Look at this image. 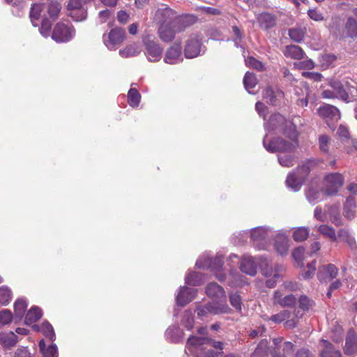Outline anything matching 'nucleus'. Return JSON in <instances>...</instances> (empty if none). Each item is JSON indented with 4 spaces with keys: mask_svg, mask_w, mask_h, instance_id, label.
<instances>
[{
    "mask_svg": "<svg viewBox=\"0 0 357 357\" xmlns=\"http://www.w3.org/2000/svg\"><path fill=\"white\" fill-rule=\"evenodd\" d=\"M231 305L238 311L241 310V299L237 293H232L229 295Z\"/></svg>",
    "mask_w": 357,
    "mask_h": 357,
    "instance_id": "58",
    "label": "nucleus"
},
{
    "mask_svg": "<svg viewBox=\"0 0 357 357\" xmlns=\"http://www.w3.org/2000/svg\"><path fill=\"white\" fill-rule=\"evenodd\" d=\"M259 23L262 29H268L275 26V18L269 13H262L258 17Z\"/></svg>",
    "mask_w": 357,
    "mask_h": 357,
    "instance_id": "32",
    "label": "nucleus"
},
{
    "mask_svg": "<svg viewBox=\"0 0 357 357\" xmlns=\"http://www.w3.org/2000/svg\"><path fill=\"white\" fill-rule=\"evenodd\" d=\"M78 9H85L83 6L82 0H70L67 6L68 13L71 12L73 15Z\"/></svg>",
    "mask_w": 357,
    "mask_h": 357,
    "instance_id": "53",
    "label": "nucleus"
},
{
    "mask_svg": "<svg viewBox=\"0 0 357 357\" xmlns=\"http://www.w3.org/2000/svg\"><path fill=\"white\" fill-rule=\"evenodd\" d=\"M165 335L171 342H176L181 340L183 333L178 327L172 326L166 331Z\"/></svg>",
    "mask_w": 357,
    "mask_h": 357,
    "instance_id": "36",
    "label": "nucleus"
},
{
    "mask_svg": "<svg viewBox=\"0 0 357 357\" xmlns=\"http://www.w3.org/2000/svg\"><path fill=\"white\" fill-rule=\"evenodd\" d=\"M141 99V95L137 89L131 88L128 93V102L132 107H137Z\"/></svg>",
    "mask_w": 357,
    "mask_h": 357,
    "instance_id": "42",
    "label": "nucleus"
},
{
    "mask_svg": "<svg viewBox=\"0 0 357 357\" xmlns=\"http://www.w3.org/2000/svg\"><path fill=\"white\" fill-rule=\"evenodd\" d=\"M39 347L43 354V357H58L57 348L55 344H51L45 348V340H41L39 342Z\"/></svg>",
    "mask_w": 357,
    "mask_h": 357,
    "instance_id": "35",
    "label": "nucleus"
},
{
    "mask_svg": "<svg viewBox=\"0 0 357 357\" xmlns=\"http://www.w3.org/2000/svg\"><path fill=\"white\" fill-rule=\"evenodd\" d=\"M304 31L300 28H293L289 31V37L296 42L301 41L304 37Z\"/></svg>",
    "mask_w": 357,
    "mask_h": 357,
    "instance_id": "51",
    "label": "nucleus"
},
{
    "mask_svg": "<svg viewBox=\"0 0 357 357\" xmlns=\"http://www.w3.org/2000/svg\"><path fill=\"white\" fill-rule=\"evenodd\" d=\"M61 10V5L56 1H52L47 4L34 3L31 8L30 18L32 24L36 26L35 20L42 18L40 33L47 37L49 35L52 26V22L56 20Z\"/></svg>",
    "mask_w": 357,
    "mask_h": 357,
    "instance_id": "2",
    "label": "nucleus"
},
{
    "mask_svg": "<svg viewBox=\"0 0 357 357\" xmlns=\"http://www.w3.org/2000/svg\"><path fill=\"white\" fill-rule=\"evenodd\" d=\"M75 33V31L71 25L59 22L53 30L52 38L57 43H66L70 40Z\"/></svg>",
    "mask_w": 357,
    "mask_h": 357,
    "instance_id": "11",
    "label": "nucleus"
},
{
    "mask_svg": "<svg viewBox=\"0 0 357 357\" xmlns=\"http://www.w3.org/2000/svg\"><path fill=\"white\" fill-rule=\"evenodd\" d=\"M12 312L7 309L0 311V327L9 324L13 320Z\"/></svg>",
    "mask_w": 357,
    "mask_h": 357,
    "instance_id": "47",
    "label": "nucleus"
},
{
    "mask_svg": "<svg viewBox=\"0 0 357 357\" xmlns=\"http://www.w3.org/2000/svg\"><path fill=\"white\" fill-rule=\"evenodd\" d=\"M142 51L140 45L137 43H133L128 45L125 48L119 50V54L124 58L135 56Z\"/></svg>",
    "mask_w": 357,
    "mask_h": 357,
    "instance_id": "31",
    "label": "nucleus"
},
{
    "mask_svg": "<svg viewBox=\"0 0 357 357\" xmlns=\"http://www.w3.org/2000/svg\"><path fill=\"white\" fill-rule=\"evenodd\" d=\"M271 230L268 228L259 227L250 231V237L253 245L259 250H265L268 246V238Z\"/></svg>",
    "mask_w": 357,
    "mask_h": 357,
    "instance_id": "12",
    "label": "nucleus"
},
{
    "mask_svg": "<svg viewBox=\"0 0 357 357\" xmlns=\"http://www.w3.org/2000/svg\"><path fill=\"white\" fill-rule=\"evenodd\" d=\"M321 96L324 98H340L347 101L349 96L342 84L337 80L331 81L326 88H323Z\"/></svg>",
    "mask_w": 357,
    "mask_h": 357,
    "instance_id": "8",
    "label": "nucleus"
},
{
    "mask_svg": "<svg viewBox=\"0 0 357 357\" xmlns=\"http://www.w3.org/2000/svg\"><path fill=\"white\" fill-rule=\"evenodd\" d=\"M331 139L328 135H322L319 137V149L324 153H328L329 151V146Z\"/></svg>",
    "mask_w": 357,
    "mask_h": 357,
    "instance_id": "50",
    "label": "nucleus"
},
{
    "mask_svg": "<svg viewBox=\"0 0 357 357\" xmlns=\"http://www.w3.org/2000/svg\"><path fill=\"white\" fill-rule=\"evenodd\" d=\"M319 114L330 121H337L340 119V112L339 109L331 105H324L321 106L318 109Z\"/></svg>",
    "mask_w": 357,
    "mask_h": 357,
    "instance_id": "18",
    "label": "nucleus"
},
{
    "mask_svg": "<svg viewBox=\"0 0 357 357\" xmlns=\"http://www.w3.org/2000/svg\"><path fill=\"white\" fill-rule=\"evenodd\" d=\"M268 342L266 340H262L260 342L252 356V357H268Z\"/></svg>",
    "mask_w": 357,
    "mask_h": 357,
    "instance_id": "43",
    "label": "nucleus"
},
{
    "mask_svg": "<svg viewBox=\"0 0 357 357\" xmlns=\"http://www.w3.org/2000/svg\"><path fill=\"white\" fill-rule=\"evenodd\" d=\"M75 13L73 15L71 12H68V15L72 17L75 21L79 22L85 20L86 18V9H78L76 10Z\"/></svg>",
    "mask_w": 357,
    "mask_h": 357,
    "instance_id": "60",
    "label": "nucleus"
},
{
    "mask_svg": "<svg viewBox=\"0 0 357 357\" xmlns=\"http://www.w3.org/2000/svg\"><path fill=\"white\" fill-rule=\"evenodd\" d=\"M307 15L315 22H321L324 20L323 13L315 8L309 9L307 10Z\"/></svg>",
    "mask_w": 357,
    "mask_h": 357,
    "instance_id": "54",
    "label": "nucleus"
},
{
    "mask_svg": "<svg viewBox=\"0 0 357 357\" xmlns=\"http://www.w3.org/2000/svg\"><path fill=\"white\" fill-rule=\"evenodd\" d=\"M146 55L150 61H158L160 59L162 48L154 40L145 38Z\"/></svg>",
    "mask_w": 357,
    "mask_h": 357,
    "instance_id": "14",
    "label": "nucleus"
},
{
    "mask_svg": "<svg viewBox=\"0 0 357 357\" xmlns=\"http://www.w3.org/2000/svg\"><path fill=\"white\" fill-rule=\"evenodd\" d=\"M310 230L307 227H301L296 228L293 233V238L296 241H303L307 239Z\"/></svg>",
    "mask_w": 357,
    "mask_h": 357,
    "instance_id": "45",
    "label": "nucleus"
},
{
    "mask_svg": "<svg viewBox=\"0 0 357 357\" xmlns=\"http://www.w3.org/2000/svg\"><path fill=\"white\" fill-rule=\"evenodd\" d=\"M284 54L286 57L300 60L303 57L304 52L299 46L292 45L286 47Z\"/></svg>",
    "mask_w": 357,
    "mask_h": 357,
    "instance_id": "30",
    "label": "nucleus"
},
{
    "mask_svg": "<svg viewBox=\"0 0 357 357\" xmlns=\"http://www.w3.org/2000/svg\"><path fill=\"white\" fill-rule=\"evenodd\" d=\"M337 269L333 264H326L319 266L317 278L320 282H327L335 278Z\"/></svg>",
    "mask_w": 357,
    "mask_h": 357,
    "instance_id": "16",
    "label": "nucleus"
},
{
    "mask_svg": "<svg viewBox=\"0 0 357 357\" xmlns=\"http://www.w3.org/2000/svg\"><path fill=\"white\" fill-rule=\"evenodd\" d=\"M208 346L222 350L223 344L221 342H214L206 337H190L188 340L185 352L195 357H215V354L211 349H207Z\"/></svg>",
    "mask_w": 357,
    "mask_h": 357,
    "instance_id": "4",
    "label": "nucleus"
},
{
    "mask_svg": "<svg viewBox=\"0 0 357 357\" xmlns=\"http://www.w3.org/2000/svg\"><path fill=\"white\" fill-rule=\"evenodd\" d=\"M231 310L227 303L213 301L197 309V315L203 319L209 314H229Z\"/></svg>",
    "mask_w": 357,
    "mask_h": 357,
    "instance_id": "9",
    "label": "nucleus"
},
{
    "mask_svg": "<svg viewBox=\"0 0 357 357\" xmlns=\"http://www.w3.org/2000/svg\"><path fill=\"white\" fill-rule=\"evenodd\" d=\"M180 46H172L166 52L165 61L169 64H176L182 61Z\"/></svg>",
    "mask_w": 357,
    "mask_h": 357,
    "instance_id": "26",
    "label": "nucleus"
},
{
    "mask_svg": "<svg viewBox=\"0 0 357 357\" xmlns=\"http://www.w3.org/2000/svg\"><path fill=\"white\" fill-rule=\"evenodd\" d=\"M346 35L351 38L357 36V22L355 19L349 17L345 25Z\"/></svg>",
    "mask_w": 357,
    "mask_h": 357,
    "instance_id": "40",
    "label": "nucleus"
},
{
    "mask_svg": "<svg viewBox=\"0 0 357 357\" xmlns=\"http://www.w3.org/2000/svg\"><path fill=\"white\" fill-rule=\"evenodd\" d=\"M185 283L192 286H199L203 284V275L200 273L192 272L185 277Z\"/></svg>",
    "mask_w": 357,
    "mask_h": 357,
    "instance_id": "38",
    "label": "nucleus"
},
{
    "mask_svg": "<svg viewBox=\"0 0 357 357\" xmlns=\"http://www.w3.org/2000/svg\"><path fill=\"white\" fill-rule=\"evenodd\" d=\"M282 91L279 89H273L270 87L266 88L263 93V98L270 105H275L283 98Z\"/></svg>",
    "mask_w": 357,
    "mask_h": 357,
    "instance_id": "22",
    "label": "nucleus"
},
{
    "mask_svg": "<svg viewBox=\"0 0 357 357\" xmlns=\"http://www.w3.org/2000/svg\"><path fill=\"white\" fill-rule=\"evenodd\" d=\"M242 272L254 276L257 273V264L254 259L248 255H244L241 262Z\"/></svg>",
    "mask_w": 357,
    "mask_h": 357,
    "instance_id": "24",
    "label": "nucleus"
},
{
    "mask_svg": "<svg viewBox=\"0 0 357 357\" xmlns=\"http://www.w3.org/2000/svg\"><path fill=\"white\" fill-rule=\"evenodd\" d=\"M284 271V267L281 264H275L274 267L266 265L261 268L262 274L267 278L266 284L269 288L274 287L278 279L282 275Z\"/></svg>",
    "mask_w": 357,
    "mask_h": 357,
    "instance_id": "13",
    "label": "nucleus"
},
{
    "mask_svg": "<svg viewBox=\"0 0 357 357\" xmlns=\"http://www.w3.org/2000/svg\"><path fill=\"white\" fill-rule=\"evenodd\" d=\"M294 156L291 155H284L278 156L280 164L286 167H291L294 165Z\"/></svg>",
    "mask_w": 357,
    "mask_h": 357,
    "instance_id": "56",
    "label": "nucleus"
},
{
    "mask_svg": "<svg viewBox=\"0 0 357 357\" xmlns=\"http://www.w3.org/2000/svg\"><path fill=\"white\" fill-rule=\"evenodd\" d=\"M183 325L188 329L190 330L193 326V317L190 312H185L182 320Z\"/></svg>",
    "mask_w": 357,
    "mask_h": 357,
    "instance_id": "59",
    "label": "nucleus"
},
{
    "mask_svg": "<svg viewBox=\"0 0 357 357\" xmlns=\"http://www.w3.org/2000/svg\"><path fill=\"white\" fill-rule=\"evenodd\" d=\"M206 294L213 298L220 299L218 303H226L227 296L224 289L217 283L211 282L206 289Z\"/></svg>",
    "mask_w": 357,
    "mask_h": 357,
    "instance_id": "20",
    "label": "nucleus"
},
{
    "mask_svg": "<svg viewBox=\"0 0 357 357\" xmlns=\"http://www.w3.org/2000/svg\"><path fill=\"white\" fill-rule=\"evenodd\" d=\"M156 19L160 23L158 33L161 40L170 42L174 38L175 33L183 29L185 19L177 17L174 10L169 8L159 9L155 14Z\"/></svg>",
    "mask_w": 357,
    "mask_h": 357,
    "instance_id": "3",
    "label": "nucleus"
},
{
    "mask_svg": "<svg viewBox=\"0 0 357 357\" xmlns=\"http://www.w3.org/2000/svg\"><path fill=\"white\" fill-rule=\"evenodd\" d=\"M344 351L348 356L357 351V335L354 331H349L347 334Z\"/></svg>",
    "mask_w": 357,
    "mask_h": 357,
    "instance_id": "25",
    "label": "nucleus"
},
{
    "mask_svg": "<svg viewBox=\"0 0 357 357\" xmlns=\"http://www.w3.org/2000/svg\"><path fill=\"white\" fill-rule=\"evenodd\" d=\"M126 31L121 28L112 29L105 33L102 40L105 45L110 50H115L125 40Z\"/></svg>",
    "mask_w": 357,
    "mask_h": 357,
    "instance_id": "10",
    "label": "nucleus"
},
{
    "mask_svg": "<svg viewBox=\"0 0 357 357\" xmlns=\"http://www.w3.org/2000/svg\"><path fill=\"white\" fill-rule=\"evenodd\" d=\"M335 59L336 56L333 54H324L321 56L320 62L324 68H328Z\"/></svg>",
    "mask_w": 357,
    "mask_h": 357,
    "instance_id": "61",
    "label": "nucleus"
},
{
    "mask_svg": "<svg viewBox=\"0 0 357 357\" xmlns=\"http://www.w3.org/2000/svg\"><path fill=\"white\" fill-rule=\"evenodd\" d=\"M245 64L247 66L250 68H255L258 70H264V65L263 63L255 59L253 57H249L245 60Z\"/></svg>",
    "mask_w": 357,
    "mask_h": 357,
    "instance_id": "55",
    "label": "nucleus"
},
{
    "mask_svg": "<svg viewBox=\"0 0 357 357\" xmlns=\"http://www.w3.org/2000/svg\"><path fill=\"white\" fill-rule=\"evenodd\" d=\"M319 347L321 357H342L339 347L328 340H321Z\"/></svg>",
    "mask_w": 357,
    "mask_h": 357,
    "instance_id": "17",
    "label": "nucleus"
},
{
    "mask_svg": "<svg viewBox=\"0 0 357 357\" xmlns=\"http://www.w3.org/2000/svg\"><path fill=\"white\" fill-rule=\"evenodd\" d=\"M289 316V310H284L271 317L269 319L271 321L275 324H280L282 321H286L287 317Z\"/></svg>",
    "mask_w": 357,
    "mask_h": 357,
    "instance_id": "52",
    "label": "nucleus"
},
{
    "mask_svg": "<svg viewBox=\"0 0 357 357\" xmlns=\"http://www.w3.org/2000/svg\"><path fill=\"white\" fill-rule=\"evenodd\" d=\"M329 219L336 226L342 225V218L340 215L338 208L335 206L332 207L328 212Z\"/></svg>",
    "mask_w": 357,
    "mask_h": 357,
    "instance_id": "46",
    "label": "nucleus"
},
{
    "mask_svg": "<svg viewBox=\"0 0 357 357\" xmlns=\"http://www.w3.org/2000/svg\"><path fill=\"white\" fill-rule=\"evenodd\" d=\"M274 246L279 255H285L289 248V240L285 234L279 233L276 236Z\"/></svg>",
    "mask_w": 357,
    "mask_h": 357,
    "instance_id": "23",
    "label": "nucleus"
},
{
    "mask_svg": "<svg viewBox=\"0 0 357 357\" xmlns=\"http://www.w3.org/2000/svg\"><path fill=\"white\" fill-rule=\"evenodd\" d=\"M344 184V177L340 173H330L323 179V188L326 196L335 195Z\"/></svg>",
    "mask_w": 357,
    "mask_h": 357,
    "instance_id": "6",
    "label": "nucleus"
},
{
    "mask_svg": "<svg viewBox=\"0 0 357 357\" xmlns=\"http://www.w3.org/2000/svg\"><path fill=\"white\" fill-rule=\"evenodd\" d=\"M315 266H316L315 261H313L312 263L308 264V266L307 267V270L304 271L303 272V276L305 279L311 278L314 275V271H315Z\"/></svg>",
    "mask_w": 357,
    "mask_h": 357,
    "instance_id": "62",
    "label": "nucleus"
},
{
    "mask_svg": "<svg viewBox=\"0 0 357 357\" xmlns=\"http://www.w3.org/2000/svg\"><path fill=\"white\" fill-rule=\"evenodd\" d=\"M320 162L321 161L315 158L306 160L302 165L299 166L296 171L290 173L287 176L286 180L287 187L294 191L299 190L310 172L318 166Z\"/></svg>",
    "mask_w": 357,
    "mask_h": 357,
    "instance_id": "5",
    "label": "nucleus"
},
{
    "mask_svg": "<svg viewBox=\"0 0 357 357\" xmlns=\"http://www.w3.org/2000/svg\"><path fill=\"white\" fill-rule=\"evenodd\" d=\"M298 312H290L289 316L285 319L286 321L284 323V326L287 328H292L296 326L298 319L302 317V314L299 315Z\"/></svg>",
    "mask_w": 357,
    "mask_h": 357,
    "instance_id": "44",
    "label": "nucleus"
},
{
    "mask_svg": "<svg viewBox=\"0 0 357 357\" xmlns=\"http://www.w3.org/2000/svg\"><path fill=\"white\" fill-rule=\"evenodd\" d=\"M17 341V337L13 332H2L0 333V342L6 348L14 347Z\"/></svg>",
    "mask_w": 357,
    "mask_h": 357,
    "instance_id": "29",
    "label": "nucleus"
},
{
    "mask_svg": "<svg viewBox=\"0 0 357 357\" xmlns=\"http://www.w3.org/2000/svg\"><path fill=\"white\" fill-rule=\"evenodd\" d=\"M33 328L37 331H41L51 341L55 339V334L52 326L48 322H43L41 326L33 325Z\"/></svg>",
    "mask_w": 357,
    "mask_h": 357,
    "instance_id": "33",
    "label": "nucleus"
},
{
    "mask_svg": "<svg viewBox=\"0 0 357 357\" xmlns=\"http://www.w3.org/2000/svg\"><path fill=\"white\" fill-rule=\"evenodd\" d=\"M11 299V292L7 287H0V305H6Z\"/></svg>",
    "mask_w": 357,
    "mask_h": 357,
    "instance_id": "48",
    "label": "nucleus"
},
{
    "mask_svg": "<svg viewBox=\"0 0 357 357\" xmlns=\"http://www.w3.org/2000/svg\"><path fill=\"white\" fill-rule=\"evenodd\" d=\"M222 266V259L220 257L215 259H211L208 255H204L197 261L196 266L198 268H210L215 273V277L220 281L224 280L225 276L224 274L219 273Z\"/></svg>",
    "mask_w": 357,
    "mask_h": 357,
    "instance_id": "7",
    "label": "nucleus"
},
{
    "mask_svg": "<svg viewBox=\"0 0 357 357\" xmlns=\"http://www.w3.org/2000/svg\"><path fill=\"white\" fill-rule=\"evenodd\" d=\"M15 357H31V354L26 347H22L16 350Z\"/></svg>",
    "mask_w": 357,
    "mask_h": 357,
    "instance_id": "64",
    "label": "nucleus"
},
{
    "mask_svg": "<svg viewBox=\"0 0 357 357\" xmlns=\"http://www.w3.org/2000/svg\"><path fill=\"white\" fill-rule=\"evenodd\" d=\"M243 84L248 93H252V89L257 85V81L255 75L247 72L243 79Z\"/></svg>",
    "mask_w": 357,
    "mask_h": 357,
    "instance_id": "39",
    "label": "nucleus"
},
{
    "mask_svg": "<svg viewBox=\"0 0 357 357\" xmlns=\"http://www.w3.org/2000/svg\"><path fill=\"white\" fill-rule=\"evenodd\" d=\"M202 51V43L198 36L191 37L187 42L184 53L186 58L192 59L199 56Z\"/></svg>",
    "mask_w": 357,
    "mask_h": 357,
    "instance_id": "15",
    "label": "nucleus"
},
{
    "mask_svg": "<svg viewBox=\"0 0 357 357\" xmlns=\"http://www.w3.org/2000/svg\"><path fill=\"white\" fill-rule=\"evenodd\" d=\"M197 294L194 289L182 287L176 296V303L178 305L184 306L192 301Z\"/></svg>",
    "mask_w": 357,
    "mask_h": 357,
    "instance_id": "19",
    "label": "nucleus"
},
{
    "mask_svg": "<svg viewBox=\"0 0 357 357\" xmlns=\"http://www.w3.org/2000/svg\"><path fill=\"white\" fill-rule=\"evenodd\" d=\"M26 307L27 303L24 299H17L14 304L15 319H21L24 314Z\"/></svg>",
    "mask_w": 357,
    "mask_h": 357,
    "instance_id": "37",
    "label": "nucleus"
},
{
    "mask_svg": "<svg viewBox=\"0 0 357 357\" xmlns=\"http://www.w3.org/2000/svg\"><path fill=\"white\" fill-rule=\"evenodd\" d=\"M305 250L302 247L296 248L292 252V257L299 265H303Z\"/></svg>",
    "mask_w": 357,
    "mask_h": 357,
    "instance_id": "57",
    "label": "nucleus"
},
{
    "mask_svg": "<svg viewBox=\"0 0 357 357\" xmlns=\"http://www.w3.org/2000/svg\"><path fill=\"white\" fill-rule=\"evenodd\" d=\"M305 195L308 202L312 204L322 200L324 195H326L324 189L319 190L318 186L313 184L307 188Z\"/></svg>",
    "mask_w": 357,
    "mask_h": 357,
    "instance_id": "27",
    "label": "nucleus"
},
{
    "mask_svg": "<svg viewBox=\"0 0 357 357\" xmlns=\"http://www.w3.org/2000/svg\"><path fill=\"white\" fill-rule=\"evenodd\" d=\"M296 298L292 294L284 295L282 291L277 290L274 292L273 303L282 307H291L296 303Z\"/></svg>",
    "mask_w": 357,
    "mask_h": 357,
    "instance_id": "21",
    "label": "nucleus"
},
{
    "mask_svg": "<svg viewBox=\"0 0 357 357\" xmlns=\"http://www.w3.org/2000/svg\"><path fill=\"white\" fill-rule=\"evenodd\" d=\"M231 276L232 278L231 281H230V284L231 286H239L244 283L243 277L239 273H231Z\"/></svg>",
    "mask_w": 357,
    "mask_h": 357,
    "instance_id": "63",
    "label": "nucleus"
},
{
    "mask_svg": "<svg viewBox=\"0 0 357 357\" xmlns=\"http://www.w3.org/2000/svg\"><path fill=\"white\" fill-rule=\"evenodd\" d=\"M356 213V204L355 199L350 196L346 199L344 204L343 214L347 219L354 218Z\"/></svg>",
    "mask_w": 357,
    "mask_h": 357,
    "instance_id": "28",
    "label": "nucleus"
},
{
    "mask_svg": "<svg viewBox=\"0 0 357 357\" xmlns=\"http://www.w3.org/2000/svg\"><path fill=\"white\" fill-rule=\"evenodd\" d=\"M299 307L303 311H307L314 305V301L307 296L303 295L298 300Z\"/></svg>",
    "mask_w": 357,
    "mask_h": 357,
    "instance_id": "49",
    "label": "nucleus"
},
{
    "mask_svg": "<svg viewBox=\"0 0 357 357\" xmlns=\"http://www.w3.org/2000/svg\"><path fill=\"white\" fill-rule=\"evenodd\" d=\"M287 122L284 117L279 114L272 115L266 125V128L271 130L284 131V134L289 140L276 137L271 139L266 134L263 140V144L266 151L270 153L275 152H292L298 146L297 140L298 133L296 127L289 125L288 130H284Z\"/></svg>",
    "mask_w": 357,
    "mask_h": 357,
    "instance_id": "1",
    "label": "nucleus"
},
{
    "mask_svg": "<svg viewBox=\"0 0 357 357\" xmlns=\"http://www.w3.org/2000/svg\"><path fill=\"white\" fill-rule=\"evenodd\" d=\"M42 316V312L38 307H31L26 314L25 324L31 325L37 321Z\"/></svg>",
    "mask_w": 357,
    "mask_h": 357,
    "instance_id": "34",
    "label": "nucleus"
},
{
    "mask_svg": "<svg viewBox=\"0 0 357 357\" xmlns=\"http://www.w3.org/2000/svg\"><path fill=\"white\" fill-rule=\"evenodd\" d=\"M318 231L321 234L329 238L331 241H336L335 231L333 227L327 225H321L318 227Z\"/></svg>",
    "mask_w": 357,
    "mask_h": 357,
    "instance_id": "41",
    "label": "nucleus"
}]
</instances>
